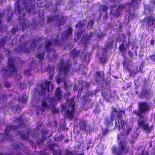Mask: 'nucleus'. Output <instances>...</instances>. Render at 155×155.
I'll return each instance as SVG.
<instances>
[{
  "label": "nucleus",
  "mask_w": 155,
  "mask_h": 155,
  "mask_svg": "<svg viewBox=\"0 0 155 155\" xmlns=\"http://www.w3.org/2000/svg\"><path fill=\"white\" fill-rule=\"evenodd\" d=\"M74 97H72L70 99V103L68 106V109H66L64 113L65 117L71 120L74 117L75 110Z\"/></svg>",
  "instance_id": "9"
},
{
  "label": "nucleus",
  "mask_w": 155,
  "mask_h": 155,
  "mask_svg": "<svg viewBox=\"0 0 155 155\" xmlns=\"http://www.w3.org/2000/svg\"><path fill=\"white\" fill-rule=\"evenodd\" d=\"M104 145L101 144V142L99 143L96 147V151L98 155H102L104 152Z\"/></svg>",
  "instance_id": "18"
},
{
  "label": "nucleus",
  "mask_w": 155,
  "mask_h": 155,
  "mask_svg": "<svg viewBox=\"0 0 155 155\" xmlns=\"http://www.w3.org/2000/svg\"><path fill=\"white\" fill-rule=\"evenodd\" d=\"M18 30V28H16L15 27H13L12 30V33L14 34H15V33Z\"/></svg>",
  "instance_id": "63"
},
{
  "label": "nucleus",
  "mask_w": 155,
  "mask_h": 155,
  "mask_svg": "<svg viewBox=\"0 0 155 155\" xmlns=\"http://www.w3.org/2000/svg\"><path fill=\"white\" fill-rule=\"evenodd\" d=\"M140 118L141 119L138 122V128L148 134L150 133L153 129V126L152 125L150 126L149 124L147 123L148 117H144Z\"/></svg>",
  "instance_id": "8"
},
{
  "label": "nucleus",
  "mask_w": 155,
  "mask_h": 155,
  "mask_svg": "<svg viewBox=\"0 0 155 155\" xmlns=\"http://www.w3.org/2000/svg\"><path fill=\"white\" fill-rule=\"evenodd\" d=\"M154 7L150 5H145L144 7V14H150L152 15Z\"/></svg>",
  "instance_id": "21"
},
{
  "label": "nucleus",
  "mask_w": 155,
  "mask_h": 155,
  "mask_svg": "<svg viewBox=\"0 0 155 155\" xmlns=\"http://www.w3.org/2000/svg\"><path fill=\"white\" fill-rule=\"evenodd\" d=\"M124 34L123 33L119 34L118 35L116 38V41L117 42H120L121 41V36L124 37Z\"/></svg>",
  "instance_id": "44"
},
{
  "label": "nucleus",
  "mask_w": 155,
  "mask_h": 155,
  "mask_svg": "<svg viewBox=\"0 0 155 155\" xmlns=\"http://www.w3.org/2000/svg\"><path fill=\"white\" fill-rule=\"evenodd\" d=\"M139 155H150L149 152L147 151H143Z\"/></svg>",
  "instance_id": "60"
},
{
  "label": "nucleus",
  "mask_w": 155,
  "mask_h": 155,
  "mask_svg": "<svg viewBox=\"0 0 155 155\" xmlns=\"http://www.w3.org/2000/svg\"><path fill=\"white\" fill-rule=\"evenodd\" d=\"M120 51L124 53L126 51V48L124 46V43L121 44L119 47Z\"/></svg>",
  "instance_id": "36"
},
{
  "label": "nucleus",
  "mask_w": 155,
  "mask_h": 155,
  "mask_svg": "<svg viewBox=\"0 0 155 155\" xmlns=\"http://www.w3.org/2000/svg\"><path fill=\"white\" fill-rule=\"evenodd\" d=\"M109 130L107 129H106L103 131L102 132V135L103 136H105L106 134H107L109 133Z\"/></svg>",
  "instance_id": "56"
},
{
  "label": "nucleus",
  "mask_w": 155,
  "mask_h": 155,
  "mask_svg": "<svg viewBox=\"0 0 155 155\" xmlns=\"http://www.w3.org/2000/svg\"><path fill=\"white\" fill-rule=\"evenodd\" d=\"M21 137L25 140H30L29 139V135L30 133L29 131L26 132L24 130H21L19 132Z\"/></svg>",
  "instance_id": "20"
},
{
  "label": "nucleus",
  "mask_w": 155,
  "mask_h": 155,
  "mask_svg": "<svg viewBox=\"0 0 155 155\" xmlns=\"http://www.w3.org/2000/svg\"><path fill=\"white\" fill-rule=\"evenodd\" d=\"M92 142L91 141H89L87 145V150H88V149L90 148H92L93 147L94 145L93 144H92V145H91V144H92Z\"/></svg>",
  "instance_id": "55"
},
{
  "label": "nucleus",
  "mask_w": 155,
  "mask_h": 155,
  "mask_svg": "<svg viewBox=\"0 0 155 155\" xmlns=\"http://www.w3.org/2000/svg\"><path fill=\"white\" fill-rule=\"evenodd\" d=\"M42 106L43 107H45L47 109H48L50 108V106H51L50 105L47 104V102L45 101H43L42 102Z\"/></svg>",
  "instance_id": "43"
},
{
  "label": "nucleus",
  "mask_w": 155,
  "mask_h": 155,
  "mask_svg": "<svg viewBox=\"0 0 155 155\" xmlns=\"http://www.w3.org/2000/svg\"><path fill=\"white\" fill-rule=\"evenodd\" d=\"M150 108L149 104L147 102H140L139 103V110H134L132 113L139 118L144 117H145L144 114L149 111Z\"/></svg>",
  "instance_id": "5"
},
{
  "label": "nucleus",
  "mask_w": 155,
  "mask_h": 155,
  "mask_svg": "<svg viewBox=\"0 0 155 155\" xmlns=\"http://www.w3.org/2000/svg\"><path fill=\"white\" fill-rule=\"evenodd\" d=\"M127 69L128 71L130 76L134 77L136 74V72L134 70L130 69L129 66L127 67Z\"/></svg>",
  "instance_id": "40"
},
{
  "label": "nucleus",
  "mask_w": 155,
  "mask_h": 155,
  "mask_svg": "<svg viewBox=\"0 0 155 155\" xmlns=\"http://www.w3.org/2000/svg\"><path fill=\"white\" fill-rule=\"evenodd\" d=\"M93 33L91 32L89 34H87L82 37L81 40V43L83 46L87 47L90 43L89 40L92 35Z\"/></svg>",
  "instance_id": "15"
},
{
  "label": "nucleus",
  "mask_w": 155,
  "mask_h": 155,
  "mask_svg": "<svg viewBox=\"0 0 155 155\" xmlns=\"http://www.w3.org/2000/svg\"><path fill=\"white\" fill-rule=\"evenodd\" d=\"M62 46L61 41L60 39L55 38L52 41L51 40H49L47 41L45 44V48L46 49L45 51L46 53L49 54L52 51L54 52V54H52V58L54 59H56L58 56V54L56 52V50L54 48H52L50 47L51 46H53L54 47H56L57 48L59 47L60 49Z\"/></svg>",
  "instance_id": "3"
},
{
  "label": "nucleus",
  "mask_w": 155,
  "mask_h": 155,
  "mask_svg": "<svg viewBox=\"0 0 155 155\" xmlns=\"http://www.w3.org/2000/svg\"><path fill=\"white\" fill-rule=\"evenodd\" d=\"M86 23L85 21H79L75 25V27L78 29V31L82 32L84 31V28L86 26Z\"/></svg>",
  "instance_id": "17"
},
{
  "label": "nucleus",
  "mask_w": 155,
  "mask_h": 155,
  "mask_svg": "<svg viewBox=\"0 0 155 155\" xmlns=\"http://www.w3.org/2000/svg\"><path fill=\"white\" fill-rule=\"evenodd\" d=\"M28 100V97L26 95L22 96V97H19L18 98V101L19 103H26Z\"/></svg>",
  "instance_id": "28"
},
{
  "label": "nucleus",
  "mask_w": 155,
  "mask_h": 155,
  "mask_svg": "<svg viewBox=\"0 0 155 155\" xmlns=\"http://www.w3.org/2000/svg\"><path fill=\"white\" fill-rule=\"evenodd\" d=\"M120 14V12L117 10L114 9L111 10L110 12V15L116 18L119 17Z\"/></svg>",
  "instance_id": "30"
},
{
  "label": "nucleus",
  "mask_w": 155,
  "mask_h": 155,
  "mask_svg": "<svg viewBox=\"0 0 155 155\" xmlns=\"http://www.w3.org/2000/svg\"><path fill=\"white\" fill-rule=\"evenodd\" d=\"M16 10L20 15V17L19 19V24L20 28L24 31L27 27V24L25 22L24 17L25 16L26 12H24V9L20 6L19 1H18L16 4Z\"/></svg>",
  "instance_id": "7"
},
{
  "label": "nucleus",
  "mask_w": 155,
  "mask_h": 155,
  "mask_svg": "<svg viewBox=\"0 0 155 155\" xmlns=\"http://www.w3.org/2000/svg\"><path fill=\"white\" fill-rule=\"evenodd\" d=\"M45 54V52H42L41 53H38L36 54V57L39 59V62H41L43 61L44 59Z\"/></svg>",
  "instance_id": "31"
},
{
  "label": "nucleus",
  "mask_w": 155,
  "mask_h": 155,
  "mask_svg": "<svg viewBox=\"0 0 155 155\" xmlns=\"http://www.w3.org/2000/svg\"><path fill=\"white\" fill-rule=\"evenodd\" d=\"M51 81H45L44 83H42L40 85L41 89V94L44 95L46 93L50 92V86Z\"/></svg>",
  "instance_id": "13"
},
{
  "label": "nucleus",
  "mask_w": 155,
  "mask_h": 155,
  "mask_svg": "<svg viewBox=\"0 0 155 155\" xmlns=\"http://www.w3.org/2000/svg\"><path fill=\"white\" fill-rule=\"evenodd\" d=\"M96 73L97 77L100 78V79H98L97 78H95V81L96 82H99L101 80L102 76L103 77L104 76V72L103 71H96Z\"/></svg>",
  "instance_id": "27"
},
{
  "label": "nucleus",
  "mask_w": 155,
  "mask_h": 155,
  "mask_svg": "<svg viewBox=\"0 0 155 155\" xmlns=\"http://www.w3.org/2000/svg\"><path fill=\"white\" fill-rule=\"evenodd\" d=\"M4 13H2L0 12V29L2 28V21L1 19L3 18L4 16Z\"/></svg>",
  "instance_id": "45"
},
{
  "label": "nucleus",
  "mask_w": 155,
  "mask_h": 155,
  "mask_svg": "<svg viewBox=\"0 0 155 155\" xmlns=\"http://www.w3.org/2000/svg\"><path fill=\"white\" fill-rule=\"evenodd\" d=\"M18 129V127L15 125H8L5 131V134L7 136L8 135L11 131L15 130Z\"/></svg>",
  "instance_id": "19"
},
{
  "label": "nucleus",
  "mask_w": 155,
  "mask_h": 155,
  "mask_svg": "<svg viewBox=\"0 0 155 155\" xmlns=\"http://www.w3.org/2000/svg\"><path fill=\"white\" fill-rule=\"evenodd\" d=\"M64 18L63 17L62 18H61L59 21L58 24L59 26H61L62 25L64 24Z\"/></svg>",
  "instance_id": "54"
},
{
  "label": "nucleus",
  "mask_w": 155,
  "mask_h": 155,
  "mask_svg": "<svg viewBox=\"0 0 155 155\" xmlns=\"http://www.w3.org/2000/svg\"><path fill=\"white\" fill-rule=\"evenodd\" d=\"M24 5L27 12L29 14L35 11V5L31 1H29L28 2H25Z\"/></svg>",
  "instance_id": "14"
},
{
  "label": "nucleus",
  "mask_w": 155,
  "mask_h": 155,
  "mask_svg": "<svg viewBox=\"0 0 155 155\" xmlns=\"http://www.w3.org/2000/svg\"><path fill=\"white\" fill-rule=\"evenodd\" d=\"M39 100L38 98L33 97L31 101V106L33 107H35L39 104Z\"/></svg>",
  "instance_id": "32"
},
{
  "label": "nucleus",
  "mask_w": 155,
  "mask_h": 155,
  "mask_svg": "<svg viewBox=\"0 0 155 155\" xmlns=\"http://www.w3.org/2000/svg\"><path fill=\"white\" fill-rule=\"evenodd\" d=\"M31 68H28L24 70V74L26 77H30L31 75Z\"/></svg>",
  "instance_id": "37"
},
{
  "label": "nucleus",
  "mask_w": 155,
  "mask_h": 155,
  "mask_svg": "<svg viewBox=\"0 0 155 155\" xmlns=\"http://www.w3.org/2000/svg\"><path fill=\"white\" fill-rule=\"evenodd\" d=\"M150 60L153 61H155V54L150 56Z\"/></svg>",
  "instance_id": "64"
},
{
  "label": "nucleus",
  "mask_w": 155,
  "mask_h": 155,
  "mask_svg": "<svg viewBox=\"0 0 155 155\" xmlns=\"http://www.w3.org/2000/svg\"><path fill=\"white\" fill-rule=\"evenodd\" d=\"M15 60L9 57L7 65L5 68H2V75L5 80L11 78L13 74L17 72V68L15 66Z\"/></svg>",
  "instance_id": "2"
},
{
  "label": "nucleus",
  "mask_w": 155,
  "mask_h": 155,
  "mask_svg": "<svg viewBox=\"0 0 155 155\" xmlns=\"http://www.w3.org/2000/svg\"><path fill=\"white\" fill-rule=\"evenodd\" d=\"M153 93L150 88H147L146 87L143 88L140 93L139 97L141 98H146L150 100L153 97Z\"/></svg>",
  "instance_id": "11"
},
{
  "label": "nucleus",
  "mask_w": 155,
  "mask_h": 155,
  "mask_svg": "<svg viewBox=\"0 0 155 155\" xmlns=\"http://www.w3.org/2000/svg\"><path fill=\"white\" fill-rule=\"evenodd\" d=\"M36 113L38 115H39L40 114V111H41L42 112L43 111L42 109H41L40 107L38 106L37 107L36 109Z\"/></svg>",
  "instance_id": "53"
},
{
  "label": "nucleus",
  "mask_w": 155,
  "mask_h": 155,
  "mask_svg": "<svg viewBox=\"0 0 155 155\" xmlns=\"http://www.w3.org/2000/svg\"><path fill=\"white\" fill-rule=\"evenodd\" d=\"M104 35L103 33L101 31H99L97 34V37L100 40L102 39L104 37Z\"/></svg>",
  "instance_id": "48"
},
{
  "label": "nucleus",
  "mask_w": 155,
  "mask_h": 155,
  "mask_svg": "<svg viewBox=\"0 0 155 155\" xmlns=\"http://www.w3.org/2000/svg\"><path fill=\"white\" fill-rule=\"evenodd\" d=\"M42 37H40L37 38V39L35 38H33L32 43L31 45V47L32 49L33 48V50H35V49L37 47V42H39L40 41L42 40Z\"/></svg>",
  "instance_id": "25"
},
{
  "label": "nucleus",
  "mask_w": 155,
  "mask_h": 155,
  "mask_svg": "<svg viewBox=\"0 0 155 155\" xmlns=\"http://www.w3.org/2000/svg\"><path fill=\"white\" fill-rule=\"evenodd\" d=\"M61 92L60 88L58 87L55 91L54 96L48 99L49 103L51 106L54 107L57 104V101H60L62 99Z\"/></svg>",
  "instance_id": "10"
},
{
  "label": "nucleus",
  "mask_w": 155,
  "mask_h": 155,
  "mask_svg": "<svg viewBox=\"0 0 155 155\" xmlns=\"http://www.w3.org/2000/svg\"><path fill=\"white\" fill-rule=\"evenodd\" d=\"M18 127V129L19 127H21V128H24L25 127V125L24 124V121L22 120L20 121L19 122V124L17 126Z\"/></svg>",
  "instance_id": "46"
},
{
  "label": "nucleus",
  "mask_w": 155,
  "mask_h": 155,
  "mask_svg": "<svg viewBox=\"0 0 155 155\" xmlns=\"http://www.w3.org/2000/svg\"><path fill=\"white\" fill-rule=\"evenodd\" d=\"M114 120L112 119L111 117L110 118L106 117L104 120V124L108 127H112L113 126V121Z\"/></svg>",
  "instance_id": "24"
},
{
  "label": "nucleus",
  "mask_w": 155,
  "mask_h": 155,
  "mask_svg": "<svg viewBox=\"0 0 155 155\" xmlns=\"http://www.w3.org/2000/svg\"><path fill=\"white\" fill-rule=\"evenodd\" d=\"M84 106H88L90 105L91 100L89 99L86 96H84Z\"/></svg>",
  "instance_id": "35"
},
{
  "label": "nucleus",
  "mask_w": 155,
  "mask_h": 155,
  "mask_svg": "<svg viewBox=\"0 0 155 155\" xmlns=\"http://www.w3.org/2000/svg\"><path fill=\"white\" fill-rule=\"evenodd\" d=\"M128 63V60H127V58H126L123 61L124 68H126V69H127V67L129 66Z\"/></svg>",
  "instance_id": "52"
},
{
  "label": "nucleus",
  "mask_w": 155,
  "mask_h": 155,
  "mask_svg": "<svg viewBox=\"0 0 155 155\" xmlns=\"http://www.w3.org/2000/svg\"><path fill=\"white\" fill-rule=\"evenodd\" d=\"M80 127V129L83 132H87V133L90 130L89 126L87 122L84 120L81 122Z\"/></svg>",
  "instance_id": "16"
},
{
  "label": "nucleus",
  "mask_w": 155,
  "mask_h": 155,
  "mask_svg": "<svg viewBox=\"0 0 155 155\" xmlns=\"http://www.w3.org/2000/svg\"><path fill=\"white\" fill-rule=\"evenodd\" d=\"M94 25V21L93 20H90L88 22L87 24L88 28H89V27L90 29H92Z\"/></svg>",
  "instance_id": "47"
},
{
  "label": "nucleus",
  "mask_w": 155,
  "mask_h": 155,
  "mask_svg": "<svg viewBox=\"0 0 155 155\" xmlns=\"http://www.w3.org/2000/svg\"><path fill=\"white\" fill-rule=\"evenodd\" d=\"M114 42L113 38L112 37H109L107 41L106 44L105 45V49L111 50L113 48Z\"/></svg>",
  "instance_id": "23"
},
{
  "label": "nucleus",
  "mask_w": 155,
  "mask_h": 155,
  "mask_svg": "<svg viewBox=\"0 0 155 155\" xmlns=\"http://www.w3.org/2000/svg\"><path fill=\"white\" fill-rule=\"evenodd\" d=\"M146 27L149 28L152 26L155 22V18L152 15L145 16L143 20Z\"/></svg>",
  "instance_id": "12"
},
{
  "label": "nucleus",
  "mask_w": 155,
  "mask_h": 155,
  "mask_svg": "<svg viewBox=\"0 0 155 155\" xmlns=\"http://www.w3.org/2000/svg\"><path fill=\"white\" fill-rule=\"evenodd\" d=\"M59 64L60 74L67 77L70 72V68L72 66V63L68 61H64L63 59L61 58Z\"/></svg>",
  "instance_id": "6"
},
{
  "label": "nucleus",
  "mask_w": 155,
  "mask_h": 155,
  "mask_svg": "<svg viewBox=\"0 0 155 155\" xmlns=\"http://www.w3.org/2000/svg\"><path fill=\"white\" fill-rule=\"evenodd\" d=\"M86 48H85L83 50V52L80 58L81 60L83 61H86L88 60L90 55L89 52H86Z\"/></svg>",
  "instance_id": "22"
},
{
  "label": "nucleus",
  "mask_w": 155,
  "mask_h": 155,
  "mask_svg": "<svg viewBox=\"0 0 155 155\" xmlns=\"http://www.w3.org/2000/svg\"><path fill=\"white\" fill-rule=\"evenodd\" d=\"M56 145L55 143H53L52 144H50L49 145V148L51 150H53L54 149V146H56Z\"/></svg>",
  "instance_id": "61"
},
{
  "label": "nucleus",
  "mask_w": 155,
  "mask_h": 155,
  "mask_svg": "<svg viewBox=\"0 0 155 155\" xmlns=\"http://www.w3.org/2000/svg\"><path fill=\"white\" fill-rule=\"evenodd\" d=\"M65 154L66 155H73V153L72 152L69 150L66 151Z\"/></svg>",
  "instance_id": "62"
},
{
  "label": "nucleus",
  "mask_w": 155,
  "mask_h": 155,
  "mask_svg": "<svg viewBox=\"0 0 155 155\" xmlns=\"http://www.w3.org/2000/svg\"><path fill=\"white\" fill-rule=\"evenodd\" d=\"M55 16L47 17V22L48 23L52 22L54 19Z\"/></svg>",
  "instance_id": "51"
},
{
  "label": "nucleus",
  "mask_w": 155,
  "mask_h": 155,
  "mask_svg": "<svg viewBox=\"0 0 155 155\" xmlns=\"http://www.w3.org/2000/svg\"><path fill=\"white\" fill-rule=\"evenodd\" d=\"M8 95L6 94H3L0 97V100L2 102H6L8 98Z\"/></svg>",
  "instance_id": "34"
},
{
  "label": "nucleus",
  "mask_w": 155,
  "mask_h": 155,
  "mask_svg": "<svg viewBox=\"0 0 155 155\" xmlns=\"http://www.w3.org/2000/svg\"><path fill=\"white\" fill-rule=\"evenodd\" d=\"M64 137V136L60 135L58 136H55L54 137V140L56 141H61Z\"/></svg>",
  "instance_id": "41"
},
{
  "label": "nucleus",
  "mask_w": 155,
  "mask_h": 155,
  "mask_svg": "<svg viewBox=\"0 0 155 155\" xmlns=\"http://www.w3.org/2000/svg\"><path fill=\"white\" fill-rule=\"evenodd\" d=\"M51 106L53 107L52 110V113H55L56 114L58 112V110L55 107V106L54 107L52 106Z\"/></svg>",
  "instance_id": "59"
},
{
  "label": "nucleus",
  "mask_w": 155,
  "mask_h": 155,
  "mask_svg": "<svg viewBox=\"0 0 155 155\" xmlns=\"http://www.w3.org/2000/svg\"><path fill=\"white\" fill-rule=\"evenodd\" d=\"M4 85L5 87L7 88H9L11 86V84L8 82V81H6L5 82Z\"/></svg>",
  "instance_id": "58"
},
{
  "label": "nucleus",
  "mask_w": 155,
  "mask_h": 155,
  "mask_svg": "<svg viewBox=\"0 0 155 155\" xmlns=\"http://www.w3.org/2000/svg\"><path fill=\"white\" fill-rule=\"evenodd\" d=\"M109 8L107 5H101L100 6L99 12H100V15L101 14L102 12H106L108 9Z\"/></svg>",
  "instance_id": "33"
},
{
  "label": "nucleus",
  "mask_w": 155,
  "mask_h": 155,
  "mask_svg": "<svg viewBox=\"0 0 155 155\" xmlns=\"http://www.w3.org/2000/svg\"><path fill=\"white\" fill-rule=\"evenodd\" d=\"M125 114V110H120L117 112V117L119 119L116 121L115 127L120 130L123 129V131H121L117 135L118 144L119 148L117 149L115 146H113L111 148V150L113 154L114 155H121L125 150L127 143V137L130 131L132 130V127L127 125L125 128H124L125 124L123 120H120L122 118V115Z\"/></svg>",
  "instance_id": "1"
},
{
  "label": "nucleus",
  "mask_w": 155,
  "mask_h": 155,
  "mask_svg": "<svg viewBox=\"0 0 155 155\" xmlns=\"http://www.w3.org/2000/svg\"><path fill=\"white\" fill-rule=\"evenodd\" d=\"M73 32V29L71 27H69L68 28V30L66 31V33L68 35H72Z\"/></svg>",
  "instance_id": "50"
},
{
  "label": "nucleus",
  "mask_w": 155,
  "mask_h": 155,
  "mask_svg": "<svg viewBox=\"0 0 155 155\" xmlns=\"http://www.w3.org/2000/svg\"><path fill=\"white\" fill-rule=\"evenodd\" d=\"M101 95L103 97L106 101L108 102L109 101V99L107 96L108 95V93L107 91H103L101 93Z\"/></svg>",
  "instance_id": "39"
},
{
  "label": "nucleus",
  "mask_w": 155,
  "mask_h": 155,
  "mask_svg": "<svg viewBox=\"0 0 155 155\" xmlns=\"http://www.w3.org/2000/svg\"><path fill=\"white\" fill-rule=\"evenodd\" d=\"M117 109L114 108L111 111L110 117L114 120L115 117L116 116V114L117 113Z\"/></svg>",
  "instance_id": "38"
},
{
  "label": "nucleus",
  "mask_w": 155,
  "mask_h": 155,
  "mask_svg": "<svg viewBox=\"0 0 155 155\" xmlns=\"http://www.w3.org/2000/svg\"><path fill=\"white\" fill-rule=\"evenodd\" d=\"M81 53V50H76L75 49H73L71 51V53L73 56L74 59L78 57Z\"/></svg>",
  "instance_id": "26"
},
{
  "label": "nucleus",
  "mask_w": 155,
  "mask_h": 155,
  "mask_svg": "<svg viewBox=\"0 0 155 155\" xmlns=\"http://www.w3.org/2000/svg\"><path fill=\"white\" fill-rule=\"evenodd\" d=\"M142 0H131L130 2H126L125 5L128 7L126 12H129L128 19L132 20L135 14V11L138 9Z\"/></svg>",
  "instance_id": "4"
},
{
  "label": "nucleus",
  "mask_w": 155,
  "mask_h": 155,
  "mask_svg": "<svg viewBox=\"0 0 155 155\" xmlns=\"http://www.w3.org/2000/svg\"><path fill=\"white\" fill-rule=\"evenodd\" d=\"M100 62L102 64H104L106 63V59L104 58H101Z\"/></svg>",
  "instance_id": "57"
},
{
  "label": "nucleus",
  "mask_w": 155,
  "mask_h": 155,
  "mask_svg": "<svg viewBox=\"0 0 155 155\" xmlns=\"http://www.w3.org/2000/svg\"><path fill=\"white\" fill-rule=\"evenodd\" d=\"M18 51H20L28 54L30 52V48H25V46H20L19 47V49H18Z\"/></svg>",
  "instance_id": "29"
},
{
  "label": "nucleus",
  "mask_w": 155,
  "mask_h": 155,
  "mask_svg": "<svg viewBox=\"0 0 155 155\" xmlns=\"http://www.w3.org/2000/svg\"><path fill=\"white\" fill-rule=\"evenodd\" d=\"M83 32L78 31V33L76 35H75V37H76V40H79L80 39L81 37V34L83 33ZM77 34V33H76Z\"/></svg>",
  "instance_id": "49"
},
{
  "label": "nucleus",
  "mask_w": 155,
  "mask_h": 155,
  "mask_svg": "<svg viewBox=\"0 0 155 155\" xmlns=\"http://www.w3.org/2000/svg\"><path fill=\"white\" fill-rule=\"evenodd\" d=\"M125 8V6L123 4H120L118 5L117 10L120 12H122Z\"/></svg>",
  "instance_id": "42"
}]
</instances>
